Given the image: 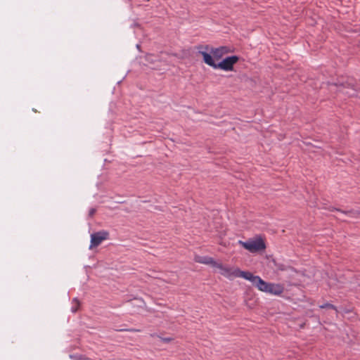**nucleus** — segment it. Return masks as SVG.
Returning <instances> with one entry per match:
<instances>
[{
	"label": "nucleus",
	"instance_id": "nucleus-10",
	"mask_svg": "<svg viewBox=\"0 0 360 360\" xmlns=\"http://www.w3.org/2000/svg\"><path fill=\"white\" fill-rule=\"evenodd\" d=\"M170 340H171V338H165V339H163V341H164V342H169Z\"/></svg>",
	"mask_w": 360,
	"mask_h": 360
},
{
	"label": "nucleus",
	"instance_id": "nucleus-3",
	"mask_svg": "<svg viewBox=\"0 0 360 360\" xmlns=\"http://www.w3.org/2000/svg\"><path fill=\"white\" fill-rule=\"evenodd\" d=\"M202 60L205 63L212 67L214 69H220L224 71H232L233 65L238 63L239 58L236 56L226 57L219 63L214 62L212 56L207 53H202Z\"/></svg>",
	"mask_w": 360,
	"mask_h": 360
},
{
	"label": "nucleus",
	"instance_id": "nucleus-9",
	"mask_svg": "<svg viewBox=\"0 0 360 360\" xmlns=\"http://www.w3.org/2000/svg\"><path fill=\"white\" fill-rule=\"evenodd\" d=\"M95 212H96V210H95V209H94V208H91V209L89 210V215H90V216H93V215L94 214Z\"/></svg>",
	"mask_w": 360,
	"mask_h": 360
},
{
	"label": "nucleus",
	"instance_id": "nucleus-8",
	"mask_svg": "<svg viewBox=\"0 0 360 360\" xmlns=\"http://www.w3.org/2000/svg\"><path fill=\"white\" fill-rule=\"evenodd\" d=\"M320 307H321V308H323V309H324V308H326V309H333V310H335V311H336L335 307L333 305L330 304H324V305H321V306H320Z\"/></svg>",
	"mask_w": 360,
	"mask_h": 360
},
{
	"label": "nucleus",
	"instance_id": "nucleus-1",
	"mask_svg": "<svg viewBox=\"0 0 360 360\" xmlns=\"http://www.w3.org/2000/svg\"><path fill=\"white\" fill-rule=\"evenodd\" d=\"M214 268L216 272L230 280H233L237 277H241L245 280L250 281L252 274L248 271H240L238 268L224 265L221 262L214 263Z\"/></svg>",
	"mask_w": 360,
	"mask_h": 360
},
{
	"label": "nucleus",
	"instance_id": "nucleus-6",
	"mask_svg": "<svg viewBox=\"0 0 360 360\" xmlns=\"http://www.w3.org/2000/svg\"><path fill=\"white\" fill-rule=\"evenodd\" d=\"M108 233L105 231L91 234L90 248L99 245L104 240L108 238Z\"/></svg>",
	"mask_w": 360,
	"mask_h": 360
},
{
	"label": "nucleus",
	"instance_id": "nucleus-11",
	"mask_svg": "<svg viewBox=\"0 0 360 360\" xmlns=\"http://www.w3.org/2000/svg\"><path fill=\"white\" fill-rule=\"evenodd\" d=\"M77 307H72V311L73 312H75V311H77Z\"/></svg>",
	"mask_w": 360,
	"mask_h": 360
},
{
	"label": "nucleus",
	"instance_id": "nucleus-12",
	"mask_svg": "<svg viewBox=\"0 0 360 360\" xmlns=\"http://www.w3.org/2000/svg\"><path fill=\"white\" fill-rule=\"evenodd\" d=\"M81 360H90V359L84 358V359H82Z\"/></svg>",
	"mask_w": 360,
	"mask_h": 360
},
{
	"label": "nucleus",
	"instance_id": "nucleus-5",
	"mask_svg": "<svg viewBox=\"0 0 360 360\" xmlns=\"http://www.w3.org/2000/svg\"><path fill=\"white\" fill-rule=\"evenodd\" d=\"M238 243L252 253L262 251L266 248L265 243L260 237L252 238L245 242L239 240Z\"/></svg>",
	"mask_w": 360,
	"mask_h": 360
},
{
	"label": "nucleus",
	"instance_id": "nucleus-13",
	"mask_svg": "<svg viewBox=\"0 0 360 360\" xmlns=\"http://www.w3.org/2000/svg\"><path fill=\"white\" fill-rule=\"evenodd\" d=\"M74 302H76L77 304L78 305V302H77V300H75Z\"/></svg>",
	"mask_w": 360,
	"mask_h": 360
},
{
	"label": "nucleus",
	"instance_id": "nucleus-2",
	"mask_svg": "<svg viewBox=\"0 0 360 360\" xmlns=\"http://www.w3.org/2000/svg\"><path fill=\"white\" fill-rule=\"evenodd\" d=\"M250 281L260 291L274 295H280L283 292L284 288L281 284L267 283L258 276L252 274Z\"/></svg>",
	"mask_w": 360,
	"mask_h": 360
},
{
	"label": "nucleus",
	"instance_id": "nucleus-7",
	"mask_svg": "<svg viewBox=\"0 0 360 360\" xmlns=\"http://www.w3.org/2000/svg\"><path fill=\"white\" fill-rule=\"evenodd\" d=\"M195 261L202 264H211L213 267H214V263L217 262L214 261L212 257L202 256H195Z\"/></svg>",
	"mask_w": 360,
	"mask_h": 360
},
{
	"label": "nucleus",
	"instance_id": "nucleus-4",
	"mask_svg": "<svg viewBox=\"0 0 360 360\" xmlns=\"http://www.w3.org/2000/svg\"><path fill=\"white\" fill-rule=\"evenodd\" d=\"M231 52L232 50L228 46H219L217 48L206 46L205 50L200 51L199 53L202 56V53H207L212 56L214 62L219 63L224 56Z\"/></svg>",
	"mask_w": 360,
	"mask_h": 360
}]
</instances>
